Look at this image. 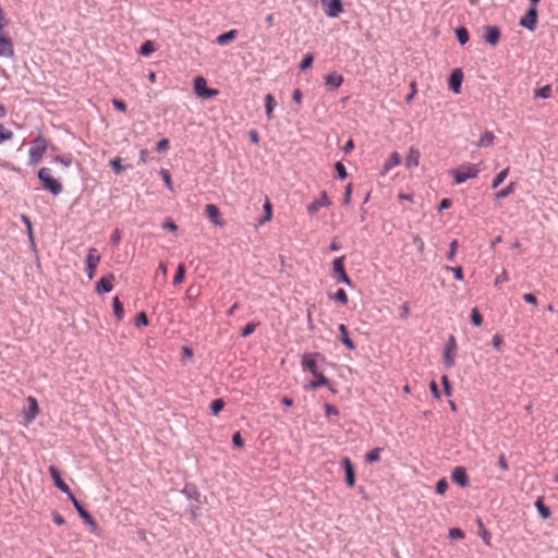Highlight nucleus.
Returning a JSON list of instances; mask_svg holds the SVG:
<instances>
[{
	"instance_id": "obj_50",
	"label": "nucleus",
	"mask_w": 558,
	"mask_h": 558,
	"mask_svg": "<svg viewBox=\"0 0 558 558\" xmlns=\"http://www.w3.org/2000/svg\"><path fill=\"white\" fill-rule=\"evenodd\" d=\"M448 488V483L446 478H441L436 484V492L440 495L445 494Z\"/></svg>"
},
{
	"instance_id": "obj_52",
	"label": "nucleus",
	"mask_w": 558,
	"mask_h": 558,
	"mask_svg": "<svg viewBox=\"0 0 558 558\" xmlns=\"http://www.w3.org/2000/svg\"><path fill=\"white\" fill-rule=\"evenodd\" d=\"M232 444L234 447L241 449L243 447V439L240 432H236L232 436Z\"/></svg>"
},
{
	"instance_id": "obj_47",
	"label": "nucleus",
	"mask_w": 558,
	"mask_h": 558,
	"mask_svg": "<svg viewBox=\"0 0 558 558\" xmlns=\"http://www.w3.org/2000/svg\"><path fill=\"white\" fill-rule=\"evenodd\" d=\"M161 177H162V180L166 184V186L170 190V191H173V186H172V181H171V175L169 173L168 170H161Z\"/></svg>"
},
{
	"instance_id": "obj_27",
	"label": "nucleus",
	"mask_w": 558,
	"mask_h": 558,
	"mask_svg": "<svg viewBox=\"0 0 558 558\" xmlns=\"http://www.w3.org/2000/svg\"><path fill=\"white\" fill-rule=\"evenodd\" d=\"M400 156L398 153H392L389 158L385 161L383 167V173H387L391 168L398 166L400 163Z\"/></svg>"
},
{
	"instance_id": "obj_40",
	"label": "nucleus",
	"mask_w": 558,
	"mask_h": 558,
	"mask_svg": "<svg viewBox=\"0 0 558 558\" xmlns=\"http://www.w3.org/2000/svg\"><path fill=\"white\" fill-rule=\"evenodd\" d=\"M154 51H155V45L150 40L145 41L141 46V50H140L141 54H143V56H148V54H150Z\"/></svg>"
},
{
	"instance_id": "obj_29",
	"label": "nucleus",
	"mask_w": 558,
	"mask_h": 558,
	"mask_svg": "<svg viewBox=\"0 0 558 558\" xmlns=\"http://www.w3.org/2000/svg\"><path fill=\"white\" fill-rule=\"evenodd\" d=\"M275 106H276V101H275V98L271 94H267L265 96V110H266V116L269 120L272 119L274 117V109H275Z\"/></svg>"
},
{
	"instance_id": "obj_55",
	"label": "nucleus",
	"mask_w": 558,
	"mask_h": 558,
	"mask_svg": "<svg viewBox=\"0 0 558 558\" xmlns=\"http://www.w3.org/2000/svg\"><path fill=\"white\" fill-rule=\"evenodd\" d=\"M441 384L444 386L445 393L447 396L451 395V387L447 375L441 376Z\"/></svg>"
},
{
	"instance_id": "obj_48",
	"label": "nucleus",
	"mask_w": 558,
	"mask_h": 558,
	"mask_svg": "<svg viewBox=\"0 0 558 558\" xmlns=\"http://www.w3.org/2000/svg\"><path fill=\"white\" fill-rule=\"evenodd\" d=\"M53 161L63 165L64 167H69L72 165V158L70 156H56Z\"/></svg>"
},
{
	"instance_id": "obj_28",
	"label": "nucleus",
	"mask_w": 558,
	"mask_h": 558,
	"mask_svg": "<svg viewBox=\"0 0 558 558\" xmlns=\"http://www.w3.org/2000/svg\"><path fill=\"white\" fill-rule=\"evenodd\" d=\"M313 376L315 379L308 384L307 388L316 389L328 384V379L324 376L323 373L316 371V374H313Z\"/></svg>"
},
{
	"instance_id": "obj_53",
	"label": "nucleus",
	"mask_w": 558,
	"mask_h": 558,
	"mask_svg": "<svg viewBox=\"0 0 558 558\" xmlns=\"http://www.w3.org/2000/svg\"><path fill=\"white\" fill-rule=\"evenodd\" d=\"M112 105L116 109L122 111V112H125L126 111V105L123 100L121 99H118V98H113L112 99Z\"/></svg>"
},
{
	"instance_id": "obj_7",
	"label": "nucleus",
	"mask_w": 558,
	"mask_h": 558,
	"mask_svg": "<svg viewBox=\"0 0 558 558\" xmlns=\"http://www.w3.org/2000/svg\"><path fill=\"white\" fill-rule=\"evenodd\" d=\"M537 16V9L534 7H530L527 12L520 19L519 24L522 27L533 32L536 28Z\"/></svg>"
},
{
	"instance_id": "obj_43",
	"label": "nucleus",
	"mask_w": 558,
	"mask_h": 558,
	"mask_svg": "<svg viewBox=\"0 0 558 558\" xmlns=\"http://www.w3.org/2000/svg\"><path fill=\"white\" fill-rule=\"evenodd\" d=\"M445 270L446 271H451L457 280H459V281L463 280L462 267H460V266H457V267L446 266Z\"/></svg>"
},
{
	"instance_id": "obj_30",
	"label": "nucleus",
	"mask_w": 558,
	"mask_h": 558,
	"mask_svg": "<svg viewBox=\"0 0 558 558\" xmlns=\"http://www.w3.org/2000/svg\"><path fill=\"white\" fill-rule=\"evenodd\" d=\"M515 190V183L514 182H510L505 189L498 191L495 195V197L497 199H501V198H506L508 197L510 194H512Z\"/></svg>"
},
{
	"instance_id": "obj_25",
	"label": "nucleus",
	"mask_w": 558,
	"mask_h": 558,
	"mask_svg": "<svg viewBox=\"0 0 558 558\" xmlns=\"http://www.w3.org/2000/svg\"><path fill=\"white\" fill-rule=\"evenodd\" d=\"M29 403L28 411L25 413V418L27 422H31L35 418L38 413V403L34 397H28L27 399Z\"/></svg>"
},
{
	"instance_id": "obj_32",
	"label": "nucleus",
	"mask_w": 558,
	"mask_h": 558,
	"mask_svg": "<svg viewBox=\"0 0 558 558\" xmlns=\"http://www.w3.org/2000/svg\"><path fill=\"white\" fill-rule=\"evenodd\" d=\"M535 506L538 510V513L543 519H548L550 517V510L547 506L544 505L543 500L538 498L535 502Z\"/></svg>"
},
{
	"instance_id": "obj_6",
	"label": "nucleus",
	"mask_w": 558,
	"mask_h": 558,
	"mask_svg": "<svg viewBox=\"0 0 558 558\" xmlns=\"http://www.w3.org/2000/svg\"><path fill=\"white\" fill-rule=\"evenodd\" d=\"M344 256L335 258L332 262V270L339 276V282H343L347 286H352V280L349 278L344 269Z\"/></svg>"
},
{
	"instance_id": "obj_1",
	"label": "nucleus",
	"mask_w": 558,
	"mask_h": 558,
	"mask_svg": "<svg viewBox=\"0 0 558 558\" xmlns=\"http://www.w3.org/2000/svg\"><path fill=\"white\" fill-rule=\"evenodd\" d=\"M37 177L43 183L44 189L49 191L51 194L59 195L62 192V184L52 177L51 169L47 167L40 168Z\"/></svg>"
},
{
	"instance_id": "obj_34",
	"label": "nucleus",
	"mask_w": 558,
	"mask_h": 558,
	"mask_svg": "<svg viewBox=\"0 0 558 558\" xmlns=\"http://www.w3.org/2000/svg\"><path fill=\"white\" fill-rule=\"evenodd\" d=\"M113 314L118 319H121L124 314L123 305L118 296L113 299Z\"/></svg>"
},
{
	"instance_id": "obj_3",
	"label": "nucleus",
	"mask_w": 558,
	"mask_h": 558,
	"mask_svg": "<svg viewBox=\"0 0 558 558\" xmlns=\"http://www.w3.org/2000/svg\"><path fill=\"white\" fill-rule=\"evenodd\" d=\"M47 150V142L43 136H38L34 140L33 145L29 149L28 165H37Z\"/></svg>"
},
{
	"instance_id": "obj_54",
	"label": "nucleus",
	"mask_w": 558,
	"mask_h": 558,
	"mask_svg": "<svg viewBox=\"0 0 558 558\" xmlns=\"http://www.w3.org/2000/svg\"><path fill=\"white\" fill-rule=\"evenodd\" d=\"M509 280L507 271L504 269L499 276H497L495 280V286L499 287L501 283L507 282Z\"/></svg>"
},
{
	"instance_id": "obj_58",
	"label": "nucleus",
	"mask_w": 558,
	"mask_h": 558,
	"mask_svg": "<svg viewBox=\"0 0 558 558\" xmlns=\"http://www.w3.org/2000/svg\"><path fill=\"white\" fill-rule=\"evenodd\" d=\"M324 408H325V412H326L327 416L338 415L339 414V411H338V409L335 405H331L329 403H325Z\"/></svg>"
},
{
	"instance_id": "obj_18",
	"label": "nucleus",
	"mask_w": 558,
	"mask_h": 558,
	"mask_svg": "<svg viewBox=\"0 0 558 558\" xmlns=\"http://www.w3.org/2000/svg\"><path fill=\"white\" fill-rule=\"evenodd\" d=\"M320 356V353H306L302 357V366L308 369L312 374H316L317 365L316 357Z\"/></svg>"
},
{
	"instance_id": "obj_45",
	"label": "nucleus",
	"mask_w": 558,
	"mask_h": 558,
	"mask_svg": "<svg viewBox=\"0 0 558 558\" xmlns=\"http://www.w3.org/2000/svg\"><path fill=\"white\" fill-rule=\"evenodd\" d=\"M313 60H314V58L312 54H310V53L306 54L300 63V70L304 71V70H307L308 68H311L313 64Z\"/></svg>"
},
{
	"instance_id": "obj_26",
	"label": "nucleus",
	"mask_w": 558,
	"mask_h": 558,
	"mask_svg": "<svg viewBox=\"0 0 558 558\" xmlns=\"http://www.w3.org/2000/svg\"><path fill=\"white\" fill-rule=\"evenodd\" d=\"M236 34H238L236 29H231L227 33L219 35L216 38V43L220 46H225V45L229 44L230 41H232L236 37Z\"/></svg>"
},
{
	"instance_id": "obj_41",
	"label": "nucleus",
	"mask_w": 558,
	"mask_h": 558,
	"mask_svg": "<svg viewBox=\"0 0 558 558\" xmlns=\"http://www.w3.org/2000/svg\"><path fill=\"white\" fill-rule=\"evenodd\" d=\"M471 322L474 326L477 327L482 325L483 317L476 307L472 308L471 311Z\"/></svg>"
},
{
	"instance_id": "obj_46",
	"label": "nucleus",
	"mask_w": 558,
	"mask_h": 558,
	"mask_svg": "<svg viewBox=\"0 0 558 558\" xmlns=\"http://www.w3.org/2000/svg\"><path fill=\"white\" fill-rule=\"evenodd\" d=\"M335 169H336V171L338 173V177L341 180H343V179H345L348 177V172L345 170V167L343 166V163L341 161L336 162Z\"/></svg>"
},
{
	"instance_id": "obj_64",
	"label": "nucleus",
	"mask_w": 558,
	"mask_h": 558,
	"mask_svg": "<svg viewBox=\"0 0 558 558\" xmlns=\"http://www.w3.org/2000/svg\"><path fill=\"white\" fill-rule=\"evenodd\" d=\"M302 96H303L302 92L300 89H295L293 92L292 98H293L294 102L300 105L302 101Z\"/></svg>"
},
{
	"instance_id": "obj_22",
	"label": "nucleus",
	"mask_w": 558,
	"mask_h": 558,
	"mask_svg": "<svg viewBox=\"0 0 558 558\" xmlns=\"http://www.w3.org/2000/svg\"><path fill=\"white\" fill-rule=\"evenodd\" d=\"M420 156H421V154H420L418 149L411 147L409 149L408 156L405 158L407 168H412V167L418 166Z\"/></svg>"
},
{
	"instance_id": "obj_63",
	"label": "nucleus",
	"mask_w": 558,
	"mask_h": 558,
	"mask_svg": "<svg viewBox=\"0 0 558 558\" xmlns=\"http://www.w3.org/2000/svg\"><path fill=\"white\" fill-rule=\"evenodd\" d=\"M492 342H493L494 348L499 349L502 343V337L500 335H495L493 337Z\"/></svg>"
},
{
	"instance_id": "obj_33",
	"label": "nucleus",
	"mask_w": 558,
	"mask_h": 558,
	"mask_svg": "<svg viewBox=\"0 0 558 558\" xmlns=\"http://www.w3.org/2000/svg\"><path fill=\"white\" fill-rule=\"evenodd\" d=\"M509 173V168L504 169L500 171L493 180L492 187L497 189L507 178Z\"/></svg>"
},
{
	"instance_id": "obj_35",
	"label": "nucleus",
	"mask_w": 558,
	"mask_h": 558,
	"mask_svg": "<svg viewBox=\"0 0 558 558\" xmlns=\"http://www.w3.org/2000/svg\"><path fill=\"white\" fill-rule=\"evenodd\" d=\"M457 38L461 45L469 41V32L465 27L461 26L457 28Z\"/></svg>"
},
{
	"instance_id": "obj_16",
	"label": "nucleus",
	"mask_w": 558,
	"mask_h": 558,
	"mask_svg": "<svg viewBox=\"0 0 558 558\" xmlns=\"http://www.w3.org/2000/svg\"><path fill=\"white\" fill-rule=\"evenodd\" d=\"M330 205V201L326 194V192H323L320 194V197L315 199L314 202H312L311 204L307 205V211L310 214H315L317 213L322 207H327Z\"/></svg>"
},
{
	"instance_id": "obj_12",
	"label": "nucleus",
	"mask_w": 558,
	"mask_h": 558,
	"mask_svg": "<svg viewBox=\"0 0 558 558\" xmlns=\"http://www.w3.org/2000/svg\"><path fill=\"white\" fill-rule=\"evenodd\" d=\"M456 355V340L453 336H450L448 343L446 344L444 361L448 367L454 365Z\"/></svg>"
},
{
	"instance_id": "obj_39",
	"label": "nucleus",
	"mask_w": 558,
	"mask_h": 558,
	"mask_svg": "<svg viewBox=\"0 0 558 558\" xmlns=\"http://www.w3.org/2000/svg\"><path fill=\"white\" fill-rule=\"evenodd\" d=\"M225 407V401L222 399H216L210 404V411L214 415H217Z\"/></svg>"
},
{
	"instance_id": "obj_44",
	"label": "nucleus",
	"mask_w": 558,
	"mask_h": 558,
	"mask_svg": "<svg viewBox=\"0 0 558 558\" xmlns=\"http://www.w3.org/2000/svg\"><path fill=\"white\" fill-rule=\"evenodd\" d=\"M332 299L341 304L345 305L348 303V295L343 289H339L332 296Z\"/></svg>"
},
{
	"instance_id": "obj_17",
	"label": "nucleus",
	"mask_w": 558,
	"mask_h": 558,
	"mask_svg": "<svg viewBox=\"0 0 558 558\" xmlns=\"http://www.w3.org/2000/svg\"><path fill=\"white\" fill-rule=\"evenodd\" d=\"M452 481L457 483L461 487L469 486V476L466 474V471L463 466H457L452 471Z\"/></svg>"
},
{
	"instance_id": "obj_20",
	"label": "nucleus",
	"mask_w": 558,
	"mask_h": 558,
	"mask_svg": "<svg viewBox=\"0 0 558 558\" xmlns=\"http://www.w3.org/2000/svg\"><path fill=\"white\" fill-rule=\"evenodd\" d=\"M344 471H345V482L348 486L353 487L355 484V474H354V468L349 458H343L342 460Z\"/></svg>"
},
{
	"instance_id": "obj_8",
	"label": "nucleus",
	"mask_w": 558,
	"mask_h": 558,
	"mask_svg": "<svg viewBox=\"0 0 558 558\" xmlns=\"http://www.w3.org/2000/svg\"><path fill=\"white\" fill-rule=\"evenodd\" d=\"M322 4L328 17H337L343 11L341 0H322Z\"/></svg>"
},
{
	"instance_id": "obj_49",
	"label": "nucleus",
	"mask_w": 558,
	"mask_h": 558,
	"mask_svg": "<svg viewBox=\"0 0 558 558\" xmlns=\"http://www.w3.org/2000/svg\"><path fill=\"white\" fill-rule=\"evenodd\" d=\"M457 248H458V241L457 240L451 241L450 247H449V251L447 254V258L449 260H453L456 253H457Z\"/></svg>"
},
{
	"instance_id": "obj_36",
	"label": "nucleus",
	"mask_w": 558,
	"mask_h": 558,
	"mask_svg": "<svg viewBox=\"0 0 558 558\" xmlns=\"http://www.w3.org/2000/svg\"><path fill=\"white\" fill-rule=\"evenodd\" d=\"M13 137V132L7 129L2 123H0V144L10 141Z\"/></svg>"
},
{
	"instance_id": "obj_56",
	"label": "nucleus",
	"mask_w": 558,
	"mask_h": 558,
	"mask_svg": "<svg viewBox=\"0 0 558 558\" xmlns=\"http://www.w3.org/2000/svg\"><path fill=\"white\" fill-rule=\"evenodd\" d=\"M169 147V141L167 138H162L157 143L156 149L159 153L166 151Z\"/></svg>"
},
{
	"instance_id": "obj_10",
	"label": "nucleus",
	"mask_w": 558,
	"mask_h": 558,
	"mask_svg": "<svg viewBox=\"0 0 558 558\" xmlns=\"http://www.w3.org/2000/svg\"><path fill=\"white\" fill-rule=\"evenodd\" d=\"M14 56V48L10 37L0 34V57L12 58Z\"/></svg>"
},
{
	"instance_id": "obj_2",
	"label": "nucleus",
	"mask_w": 558,
	"mask_h": 558,
	"mask_svg": "<svg viewBox=\"0 0 558 558\" xmlns=\"http://www.w3.org/2000/svg\"><path fill=\"white\" fill-rule=\"evenodd\" d=\"M480 172V169L476 165L465 163L460 166L458 169L451 170V174L454 178V182L457 184H461L465 182L468 179L475 178Z\"/></svg>"
},
{
	"instance_id": "obj_24",
	"label": "nucleus",
	"mask_w": 558,
	"mask_h": 558,
	"mask_svg": "<svg viewBox=\"0 0 558 558\" xmlns=\"http://www.w3.org/2000/svg\"><path fill=\"white\" fill-rule=\"evenodd\" d=\"M339 331H340V340L341 342L349 349V350H354L355 349V344L354 342L350 339L349 337V332H348V329L345 327V325L343 324H340L339 325Z\"/></svg>"
},
{
	"instance_id": "obj_51",
	"label": "nucleus",
	"mask_w": 558,
	"mask_h": 558,
	"mask_svg": "<svg viewBox=\"0 0 558 558\" xmlns=\"http://www.w3.org/2000/svg\"><path fill=\"white\" fill-rule=\"evenodd\" d=\"M110 165L114 169L116 173H121L124 170V167L121 165V160L119 157L112 159L110 161Z\"/></svg>"
},
{
	"instance_id": "obj_9",
	"label": "nucleus",
	"mask_w": 558,
	"mask_h": 558,
	"mask_svg": "<svg viewBox=\"0 0 558 558\" xmlns=\"http://www.w3.org/2000/svg\"><path fill=\"white\" fill-rule=\"evenodd\" d=\"M205 213L208 219L216 226L223 227L226 221L221 218L219 208L214 204H207L205 206Z\"/></svg>"
},
{
	"instance_id": "obj_37",
	"label": "nucleus",
	"mask_w": 558,
	"mask_h": 558,
	"mask_svg": "<svg viewBox=\"0 0 558 558\" xmlns=\"http://www.w3.org/2000/svg\"><path fill=\"white\" fill-rule=\"evenodd\" d=\"M259 325L258 322H251L248 323L247 325L244 326V328L242 329L241 331V336L246 338L248 337L251 333L254 332V330L256 329V327Z\"/></svg>"
},
{
	"instance_id": "obj_19",
	"label": "nucleus",
	"mask_w": 558,
	"mask_h": 558,
	"mask_svg": "<svg viewBox=\"0 0 558 558\" xmlns=\"http://www.w3.org/2000/svg\"><path fill=\"white\" fill-rule=\"evenodd\" d=\"M463 80V74L460 69H456L450 77H449V87L456 93L459 94L461 89V84Z\"/></svg>"
},
{
	"instance_id": "obj_38",
	"label": "nucleus",
	"mask_w": 558,
	"mask_h": 558,
	"mask_svg": "<svg viewBox=\"0 0 558 558\" xmlns=\"http://www.w3.org/2000/svg\"><path fill=\"white\" fill-rule=\"evenodd\" d=\"M184 275H185V266H184V264H180L178 266L177 272L174 275L173 283L174 284L181 283L184 279Z\"/></svg>"
},
{
	"instance_id": "obj_21",
	"label": "nucleus",
	"mask_w": 558,
	"mask_h": 558,
	"mask_svg": "<svg viewBox=\"0 0 558 558\" xmlns=\"http://www.w3.org/2000/svg\"><path fill=\"white\" fill-rule=\"evenodd\" d=\"M325 82H326V85H328L332 89H336V88L340 87L341 84L343 83V77H342V75H340L336 72H330L325 76Z\"/></svg>"
},
{
	"instance_id": "obj_57",
	"label": "nucleus",
	"mask_w": 558,
	"mask_h": 558,
	"mask_svg": "<svg viewBox=\"0 0 558 558\" xmlns=\"http://www.w3.org/2000/svg\"><path fill=\"white\" fill-rule=\"evenodd\" d=\"M136 326H146L148 325V319H147V316L144 312H141L138 313L137 317H136V322H135Z\"/></svg>"
},
{
	"instance_id": "obj_61",
	"label": "nucleus",
	"mask_w": 558,
	"mask_h": 558,
	"mask_svg": "<svg viewBox=\"0 0 558 558\" xmlns=\"http://www.w3.org/2000/svg\"><path fill=\"white\" fill-rule=\"evenodd\" d=\"M523 300L530 304L536 305L537 299L533 293H525L523 294Z\"/></svg>"
},
{
	"instance_id": "obj_13",
	"label": "nucleus",
	"mask_w": 558,
	"mask_h": 558,
	"mask_svg": "<svg viewBox=\"0 0 558 558\" xmlns=\"http://www.w3.org/2000/svg\"><path fill=\"white\" fill-rule=\"evenodd\" d=\"M484 38L492 45L496 46L500 40V31L497 26L486 25L484 27Z\"/></svg>"
},
{
	"instance_id": "obj_62",
	"label": "nucleus",
	"mask_w": 558,
	"mask_h": 558,
	"mask_svg": "<svg viewBox=\"0 0 558 558\" xmlns=\"http://www.w3.org/2000/svg\"><path fill=\"white\" fill-rule=\"evenodd\" d=\"M449 535L451 538H462L464 536L463 532L460 529H451L449 531Z\"/></svg>"
},
{
	"instance_id": "obj_60",
	"label": "nucleus",
	"mask_w": 558,
	"mask_h": 558,
	"mask_svg": "<svg viewBox=\"0 0 558 558\" xmlns=\"http://www.w3.org/2000/svg\"><path fill=\"white\" fill-rule=\"evenodd\" d=\"M480 535L481 537L483 538V541L489 545V538H490V534L484 529L483 524L480 522Z\"/></svg>"
},
{
	"instance_id": "obj_15",
	"label": "nucleus",
	"mask_w": 558,
	"mask_h": 558,
	"mask_svg": "<svg viewBox=\"0 0 558 558\" xmlns=\"http://www.w3.org/2000/svg\"><path fill=\"white\" fill-rule=\"evenodd\" d=\"M116 277L113 274H108L107 276H104L100 278V280L96 284V291L98 293H107L112 290V282L114 281Z\"/></svg>"
},
{
	"instance_id": "obj_42",
	"label": "nucleus",
	"mask_w": 558,
	"mask_h": 558,
	"mask_svg": "<svg viewBox=\"0 0 558 558\" xmlns=\"http://www.w3.org/2000/svg\"><path fill=\"white\" fill-rule=\"evenodd\" d=\"M381 448L377 447L373 450H371L367 454H366V461L369 462V463H373V462H377L379 460V454L381 452Z\"/></svg>"
},
{
	"instance_id": "obj_31",
	"label": "nucleus",
	"mask_w": 558,
	"mask_h": 558,
	"mask_svg": "<svg viewBox=\"0 0 558 558\" xmlns=\"http://www.w3.org/2000/svg\"><path fill=\"white\" fill-rule=\"evenodd\" d=\"M534 96H535V98H543V99L550 98L551 97V86L545 85L541 88L535 89Z\"/></svg>"
},
{
	"instance_id": "obj_5",
	"label": "nucleus",
	"mask_w": 558,
	"mask_h": 558,
	"mask_svg": "<svg viewBox=\"0 0 558 558\" xmlns=\"http://www.w3.org/2000/svg\"><path fill=\"white\" fill-rule=\"evenodd\" d=\"M194 92L198 97L211 98L218 94L217 89L208 88L206 80L202 76H197L194 81Z\"/></svg>"
},
{
	"instance_id": "obj_14",
	"label": "nucleus",
	"mask_w": 558,
	"mask_h": 558,
	"mask_svg": "<svg viewBox=\"0 0 558 558\" xmlns=\"http://www.w3.org/2000/svg\"><path fill=\"white\" fill-rule=\"evenodd\" d=\"M69 499L72 501V504H73L74 508L76 509V511L78 512L80 517L82 519H84V521L87 524L95 526L96 522H95L94 518L82 507V505L75 498V496L72 494L71 496H69Z\"/></svg>"
},
{
	"instance_id": "obj_23",
	"label": "nucleus",
	"mask_w": 558,
	"mask_h": 558,
	"mask_svg": "<svg viewBox=\"0 0 558 558\" xmlns=\"http://www.w3.org/2000/svg\"><path fill=\"white\" fill-rule=\"evenodd\" d=\"M494 140H495L494 133L490 131H485L482 134V136L480 137V140L474 143V145L478 148L488 147V146L493 145Z\"/></svg>"
},
{
	"instance_id": "obj_4",
	"label": "nucleus",
	"mask_w": 558,
	"mask_h": 558,
	"mask_svg": "<svg viewBox=\"0 0 558 558\" xmlns=\"http://www.w3.org/2000/svg\"><path fill=\"white\" fill-rule=\"evenodd\" d=\"M100 262V254L95 247L88 248L86 256V272L89 280L95 277V270Z\"/></svg>"
},
{
	"instance_id": "obj_59",
	"label": "nucleus",
	"mask_w": 558,
	"mask_h": 558,
	"mask_svg": "<svg viewBox=\"0 0 558 558\" xmlns=\"http://www.w3.org/2000/svg\"><path fill=\"white\" fill-rule=\"evenodd\" d=\"M351 195H352V184L349 183L345 186L344 195H343V203L349 204L351 202Z\"/></svg>"
},
{
	"instance_id": "obj_11",
	"label": "nucleus",
	"mask_w": 558,
	"mask_h": 558,
	"mask_svg": "<svg viewBox=\"0 0 558 558\" xmlns=\"http://www.w3.org/2000/svg\"><path fill=\"white\" fill-rule=\"evenodd\" d=\"M49 472H50V475L54 482V485L61 490L63 492L64 494L69 496L72 495V492L70 489V487L64 483V481L61 478L60 476V473L58 471V469L54 466V465H50L49 466Z\"/></svg>"
}]
</instances>
